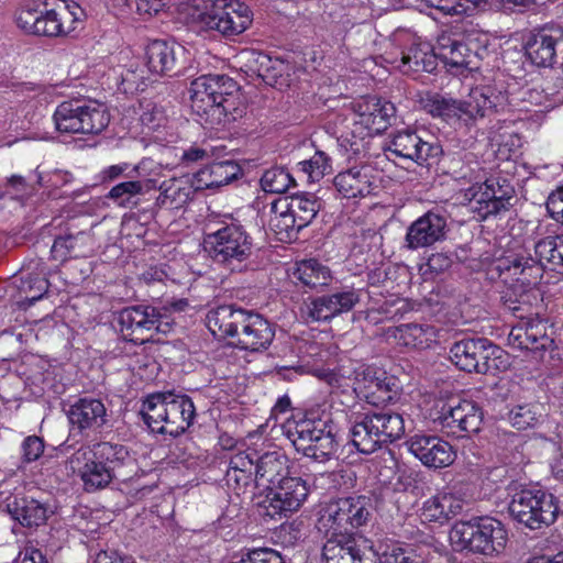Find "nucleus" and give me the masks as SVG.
<instances>
[{
    "instance_id": "nucleus-1",
    "label": "nucleus",
    "mask_w": 563,
    "mask_h": 563,
    "mask_svg": "<svg viewBox=\"0 0 563 563\" xmlns=\"http://www.w3.org/2000/svg\"><path fill=\"white\" fill-rule=\"evenodd\" d=\"M189 92L191 110L206 128L224 126L245 113L240 87L227 75H202L191 81Z\"/></svg>"
},
{
    "instance_id": "nucleus-2",
    "label": "nucleus",
    "mask_w": 563,
    "mask_h": 563,
    "mask_svg": "<svg viewBox=\"0 0 563 563\" xmlns=\"http://www.w3.org/2000/svg\"><path fill=\"white\" fill-rule=\"evenodd\" d=\"M69 464L79 474L87 492L102 489L114 479L128 482L137 472L136 461L129 450L110 442L80 446L69 457Z\"/></svg>"
},
{
    "instance_id": "nucleus-3",
    "label": "nucleus",
    "mask_w": 563,
    "mask_h": 563,
    "mask_svg": "<svg viewBox=\"0 0 563 563\" xmlns=\"http://www.w3.org/2000/svg\"><path fill=\"white\" fill-rule=\"evenodd\" d=\"M140 413L153 432L177 438L192 424L196 408L189 396L167 391L150 395Z\"/></svg>"
},
{
    "instance_id": "nucleus-4",
    "label": "nucleus",
    "mask_w": 563,
    "mask_h": 563,
    "mask_svg": "<svg viewBox=\"0 0 563 563\" xmlns=\"http://www.w3.org/2000/svg\"><path fill=\"white\" fill-rule=\"evenodd\" d=\"M404 434L402 416L385 408L356 416L350 428L351 443L362 454H372Z\"/></svg>"
},
{
    "instance_id": "nucleus-5",
    "label": "nucleus",
    "mask_w": 563,
    "mask_h": 563,
    "mask_svg": "<svg viewBox=\"0 0 563 563\" xmlns=\"http://www.w3.org/2000/svg\"><path fill=\"white\" fill-rule=\"evenodd\" d=\"M192 18L202 30L217 31L227 37L243 33L253 21L250 8L238 0H197Z\"/></svg>"
},
{
    "instance_id": "nucleus-6",
    "label": "nucleus",
    "mask_w": 563,
    "mask_h": 563,
    "mask_svg": "<svg viewBox=\"0 0 563 563\" xmlns=\"http://www.w3.org/2000/svg\"><path fill=\"white\" fill-rule=\"evenodd\" d=\"M450 539L460 551L468 550L484 555H494L505 549L507 531L499 520L482 517L456 522L451 530Z\"/></svg>"
},
{
    "instance_id": "nucleus-7",
    "label": "nucleus",
    "mask_w": 563,
    "mask_h": 563,
    "mask_svg": "<svg viewBox=\"0 0 563 563\" xmlns=\"http://www.w3.org/2000/svg\"><path fill=\"white\" fill-rule=\"evenodd\" d=\"M451 361L467 373L495 375L508 367L507 353L486 338H465L450 349Z\"/></svg>"
},
{
    "instance_id": "nucleus-8",
    "label": "nucleus",
    "mask_w": 563,
    "mask_h": 563,
    "mask_svg": "<svg viewBox=\"0 0 563 563\" xmlns=\"http://www.w3.org/2000/svg\"><path fill=\"white\" fill-rule=\"evenodd\" d=\"M512 520L530 530H540L553 525L560 507L556 497L543 489H515L508 505Z\"/></svg>"
},
{
    "instance_id": "nucleus-9",
    "label": "nucleus",
    "mask_w": 563,
    "mask_h": 563,
    "mask_svg": "<svg viewBox=\"0 0 563 563\" xmlns=\"http://www.w3.org/2000/svg\"><path fill=\"white\" fill-rule=\"evenodd\" d=\"M53 119L56 130L68 134H98L110 122L103 104L76 99L58 104Z\"/></svg>"
},
{
    "instance_id": "nucleus-10",
    "label": "nucleus",
    "mask_w": 563,
    "mask_h": 563,
    "mask_svg": "<svg viewBox=\"0 0 563 563\" xmlns=\"http://www.w3.org/2000/svg\"><path fill=\"white\" fill-rule=\"evenodd\" d=\"M430 418L443 432L455 438H470L479 432L483 424V411L471 400L457 404L440 400L431 409Z\"/></svg>"
},
{
    "instance_id": "nucleus-11",
    "label": "nucleus",
    "mask_w": 563,
    "mask_h": 563,
    "mask_svg": "<svg viewBox=\"0 0 563 563\" xmlns=\"http://www.w3.org/2000/svg\"><path fill=\"white\" fill-rule=\"evenodd\" d=\"M292 443L298 452L319 463L331 460L339 449L334 424L322 419L298 422Z\"/></svg>"
},
{
    "instance_id": "nucleus-12",
    "label": "nucleus",
    "mask_w": 563,
    "mask_h": 563,
    "mask_svg": "<svg viewBox=\"0 0 563 563\" xmlns=\"http://www.w3.org/2000/svg\"><path fill=\"white\" fill-rule=\"evenodd\" d=\"M206 250L210 257L220 264L234 267L250 258L253 241L245 229L238 223L222 227L205 238Z\"/></svg>"
},
{
    "instance_id": "nucleus-13",
    "label": "nucleus",
    "mask_w": 563,
    "mask_h": 563,
    "mask_svg": "<svg viewBox=\"0 0 563 563\" xmlns=\"http://www.w3.org/2000/svg\"><path fill=\"white\" fill-rule=\"evenodd\" d=\"M515 187L501 176L489 177L468 190L471 208L482 220L510 210L516 200Z\"/></svg>"
},
{
    "instance_id": "nucleus-14",
    "label": "nucleus",
    "mask_w": 563,
    "mask_h": 563,
    "mask_svg": "<svg viewBox=\"0 0 563 563\" xmlns=\"http://www.w3.org/2000/svg\"><path fill=\"white\" fill-rule=\"evenodd\" d=\"M385 150L420 166L438 165L445 158L443 147L438 140L432 136L426 140L416 130L409 128L394 133Z\"/></svg>"
},
{
    "instance_id": "nucleus-15",
    "label": "nucleus",
    "mask_w": 563,
    "mask_h": 563,
    "mask_svg": "<svg viewBox=\"0 0 563 563\" xmlns=\"http://www.w3.org/2000/svg\"><path fill=\"white\" fill-rule=\"evenodd\" d=\"M162 313L150 305H135L123 308L118 316L122 336L133 343L144 344L153 340L159 331Z\"/></svg>"
},
{
    "instance_id": "nucleus-16",
    "label": "nucleus",
    "mask_w": 563,
    "mask_h": 563,
    "mask_svg": "<svg viewBox=\"0 0 563 563\" xmlns=\"http://www.w3.org/2000/svg\"><path fill=\"white\" fill-rule=\"evenodd\" d=\"M254 313L234 306H219L208 312L207 327L213 335L231 338L232 344L242 350Z\"/></svg>"
},
{
    "instance_id": "nucleus-17",
    "label": "nucleus",
    "mask_w": 563,
    "mask_h": 563,
    "mask_svg": "<svg viewBox=\"0 0 563 563\" xmlns=\"http://www.w3.org/2000/svg\"><path fill=\"white\" fill-rule=\"evenodd\" d=\"M556 330L548 319L527 318L514 325L508 335L509 345L518 350H553Z\"/></svg>"
},
{
    "instance_id": "nucleus-18",
    "label": "nucleus",
    "mask_w": 563,
    "mask_h": 563,
    "mask_svg": "<svg viewBox=\"0 0 563 563\" xmlns=\"http://www.w3.org/2000/svg\"><path fill=\"white\" fill-rule=\"evenodd\" d=\"M372 499L366 496L340 498L329 507L332 533H353L365 526L372 517Z\"/></svg>"
},
{
    "instance_id": "nucleus-19",
    "label": "nucleus",
    "mask_w": 563,
    "mask_h": 563,
    "mask_svg": "<svg viewBox=\"0 0 563 563\" xmlns=\"http://www.w3.org/2000/svg\"><path fill=\"white\" fill-rule=\"evenodd\" d=\"M353 389L374 406L393 400L398 393L394 376H388L386 372L365 364L354 368Z\"/></svg>"
},
{
    "instance_id": "nucleus-20",
    "label": "nucleus",
    "mask_w": 563,
    "mask_h": 563,
    "mask_svg": "<svg viewBox=\"0 0 563 563\" xmlns=\"http://www.w3.org/2000/svg\"><path fill=\"white\" fill-rule=\"evenodd\" d=\"M448 231L445 214L437 210H429L407 228L405 247L411 251L429 247L445 240Z\"/></svg>"
},
{
    "instance_id": "nucleus-21",
    "label": "nucleus",
    "mask_w": 563,
    "mask_h": 563,
    "mask_svg": "<svg viewBox=\"0 0 563 563\" xmlns=\"http://www.w3.org/2000/svg\"><path fill=\"white\" fill-rule=\"evenodd\" d=\"M308 493L309 489L305 479L289 475L267 492L268 515L272 517L276 515L287 517L302 506Z\"/></svg>"
},
{
    "instance_id": "nucleus-22",
    "label": "nucleus",
    "mask_w": 563,
    "mask_h": 563,
    "mask_svg": "<svg viewBox=\"0 0 563 563\" xmlns=\"http://www.w3.org/2000/svg\"><path fill=\"white\" fill-rule=\"evenodd\" d=\"M406 444L409 452L427 467L443 468L455 460L452 445L435 435L417 433Z\"/></svg>"
},
{
    "instance_id": "nucleus-23",
    "label": "nucleus",
    "mask_w": 563,
    "mask_h": 563,
    "mask_svg": "<svg viewBox=\"0 0 563 563\" xmlns=\"http://www.w3.org/2000/svg\"><path fill=\"white\" fill-rule=\"evenodd\" d=\"M559 235L545 236L534 244V257H516L511 261V266L507 268H514V274L527 275L526 280L529 278L538 279L542 277V272L547 266L551 269H556V256L559 247Z\"/></svg>"
},
{
    "instance_id": "nucleus-24",
    "label": "nucleus",
    "mask_w": 563,
    "mask_h": 563,
    "mask_svg": "<svg viewBox=\"0 0 563 563\" xmlns=\"http://www.w3.org/2000/svg\"><path fill=\"white\" fill-rule=\"evenodd\" d=\"M360 296V291L353 288H343L320 296L307 306V316L311 321H328L352 310L358 303Z\"/></svg>"
},
{
    "instance_id": "nucleus-25",
    "label": "nucleus",
    "mask_w": 563,
    "mask_h": 563,
    "mask_svg": "<svg viewBox=\"0 0 563 563\" xmlns=\"http://www.w3.org/2000/svg\"><path fill=\"white\" fill-rule=\"evenodd\" d=\"M184 47L163 40L151 42L145 49L146 67L151 74L173 77L180 73L179 57Z\"/></svg>"
},
{
    "instance_id": "nucleus-26",
    "label": "nucleus",
    "mask_w": 563,
    "mask_h": 563,
    "mask_svg": "<svg viewBox=\"0 0 563 563\" xmlns=\"http://www.w3.org/2000/svg\"><path fill=\"white\" fill-rule=\"evenodd\" d=\"M563 40L559 27H542L531 32L525 51L529 60L538 67H551L556 59V46Z\"/></svg>"
},
{
    "instance_id": "nucleus-27",
    "label": "nucleus",
    "mask_w": 563,
    "mask_h": 563,
    "mask_svg": "<svg viewBox=\"0 0 563 563\" xmlns=\"http://www.w3.org/2000/svg\"><path fill=\"white\" fill-rule=\"evenodd\" d=\"M67 417L71 431L78 430L79 433L96 431L106 424L107 409L100 399L85 397L69 407Z\"/></svg>"
},
{
    "instance_id": "nucleus-28",
    "label": "nucleus",
    "mask_w": 563,
    "mask_h": 563,
    "mask_svg": "<svg viewBox=\"0 0 563 563\" xmlns=\"http://www.w3.org/2000/svg\"><path fill=\"white\" fill-rule=\"evenodd\" d=\"M476 45L462 34H443L437 42V55L451 67H468L476 56Z\"/></svg>"
},
{
    "instance_id": "nucleus-29",
    "label": "nucleus",
    "mask_w": 563,
    "mask_h": 563,
    "mask_svg": "<svg viewBox=\"0 0 563 563\" xmlns=\"http://www.w3.org/2000/svg\"><path fill=\"white\" fill-rule=\"evenodd\" d=\"M289 475V460L285 453L268 451L256 459L254 482L257 487H264L268 492Z\"/></svg>"
},
{
    "instance_id": "nucleus-30",
    "label": "nucleus",
    "mask_w": 563,
    "mask_h": 563,
    "mask_svg": "<svg viewBox=\"0 0 563 563\" xmlns=\"http://www.w3.org/2000/svg\"><path fill=\"white\" fill-rule=\"evenodd\" d=\"M324 563H373L357 545L353 533H331L323 544Z\"/></svg>"
},
{
    "instance_id": "nucleus-31",
    "label": "nucleus",
    "mask_w": 563,
    "mask_h": 563,
    "mask_svg": "<svg viewBox=\"0 0 563 563\" xmlns=\"http://www.w3.org/2000/svg\"><path fill=\"white\" fill-rule=\"evenodd\" d=\"M360 123L371 132L380 134L396 121L394 103L371 97L358 103Z\"/></svg>"
},
{
    "instance_id": "nucleus-32",
    "label": "nucleus",
    "mask_w": 563,
    "mask_h": 563,
    "mask_svg": "<svg viewBox=\"0 0 563 563\" xmlns=\"http://www.w3.org/2000/svg\"><path fill=\"white\" fill-rule=\"evenodd\" d=\"M3 507L12 519L27 528L43 525L48 517L46 505L33 498L9 496Z\"/></svg>"
},
{
    "instance_id": "nucleus-33",
    "label": "nucleus",
    "mask_w": 563,
    "mask_h": 563,
    "mask_svg": "<svg viewBox=\"0 0 563 563\" xmlns=\"http://www.w3.org/2000/svg\"><path fill=\"white\" fill-rule=\"evenodd\" d=\"M161 194L156 199V205L161 208H181L188 203L196 191L195 180L188 178H173L163 181L159 186Z\"/></svg>"
},
{
    "instance_id": "nucleus-34",
    "label": "nucleus",
    "mask_w": 563,
    "mask_h": 563,
    "mask_svg": "<svg viewBox=\"0 0 563 563\" xmlns=\"http://www.w3.org/2000/svg\"><path fill=\"white\" fill-rule=\"evenodd\" d=\"M437 59L438 55L435 47L432 48L427 42L413 43L401 52V64L399 65V68L404 73H432L437 69Z\"/></svg>"
},
{
    "instance_id": "nucleus-35",
    "label": "nucleus",
    "mask_w": 563,
    "mask_h": 563,
    "mask_svg": "<svg viewBox=\"0 0 563 563\" xmlns=\"http://www.w3.org/2000/svg\"><path fill=\"white\" fill-rule=\"evenodd\" d=\"M238 165L231 161L214 162L194 175L196 189L203 190L228 185L236 178Z\"/></svg>"
},
{
    "instance_id": "nucleus-36",
    "label": "nucleus",
    "mask_w": 563,
    "mask_h": 563,
    "mask_svg": "<svg viewBox=\"0 0 563 563\" xmlns=\"http://www.w3.org/2000/svg\"><path fill=\"white\" fill-rule=\"evenodd\" d=\"M334 186L343 198L365 197L372 194L373 186L366 170L351 168L339 173L334 178Z\"/></svg>"
},
{
    "instance_id": "nucleus-37",
    "label": "nucleus",
    "mask_w": 563,
    "mask_h": 563,
    "mask_svg": "<svg viewBox=\"0 0 563 563\" xmlns=\"http://www.w3.org/2000/svg\"><path fill=\"white\" fill-rule=\"evenodd\" d=\"M67 7L57 5L53 9L41 10V16L35 31V35L57 37L65 36L75 31V26L66 25Z\"/></svg>"
},
{
    "instance_id": "nucleus-38",
    "label": "nucleus",
    "mask_w": 563,
    "mask_h": 563,
    "mask_svg": "<svg viewBox=\"0 0 563 563\" xmlns=\"http://www.w3.org/2000/svg\"><path fill=\"white\" fill-rule=\"evenodd\" d=\"M247 331L242 350L250 352L267 350L275 338V325L257 312L254 313Z\"/></svg>"
},
{
    "instance_id": "nucleus-39",
    "label": "nucleus",
    "mask_w": 563,
    "mask_h": 563,
    "mask_svg": "<svg viewBox=\"0 0 563 563\" xmlns=\"http://www.w3.org/2000/svg\"><path fill=\"white\" fill-rule=\"evenodd\" d=\"M154 179L128 180L113 186L107 198L121 208L132 209L139 203V195L155 188Z\"/></svg>"
},
{
    "instance_id": "nucleus-40",
    "label": "nucleus",
    "mask_w": 563,
    "mask_h": 563,
    "mask_svg": "<svg viewBox=\"0 0 563 563\" xmlns=\"http://www.w3.org/2000/svg\"><path fill=\"white\" fill-rule=\"evenodd\" d=\"M273 217L269 220L271 229L279 235V240L292 239L302 229L298 227L294 213L288 210L286 199L279 198L272 203Z\"/></svg>"
},
{
    "instance_id": "nucleus-41",
    "label": "nucleus",
    "mask_w": 563,
    "mask_h": 563,
    "mask_svg": "<svg viewBox=\"0 0 563 563\" xmlns=\"http://www.w3.org/2000/svg\"><path fill=\"white\" fill-rule=\"evenodd\" d=\"M292 278L307 287L316 288L327 285L331 279V273L327 266L314 258H310L296 263Z\"/></svg>"
},
{
    "instance_id": "nucleus-42",
    "label": "nucleus",
    "mask_w": 563,
    "mask_h": 563,
    "mask_svg": "<svg viewBox=\"0 0 563 563\" xmlns=\"http://www.w3.org/2000/svg\"><path fill=\"white\" fill-rule=\"evenodd\" d=\"M398 340L405 346L423 350L435 341V330L428 324L406 323L397 329Z\"/></svg>"
},
{
    "instance_id": "nucleus-43",
    "label": "nucleus",
    "mask_w": 563,
    "mask_h": 563,
    "mask_svg": "<svg viewBox=\"0 0 563 563\" xmlns=\"http://www.w3.org/2000/svg\"><path fill=\"white\" fill-rule=\"evenodd\" d=\"M424 110L434 118L451 120L456 118L463 121V113L472 115V110L465 107L462 110V101L452 98H445L439 93L432 95L423 100Z\"/></svg>"
},
{
    "instance_id": "nucleus-44",
    "label": "nucleus",
    "mask_w": 563,
    "mask_h": 563,
    "mask_svg": "<svg viewBox=\"0 0 563 563\" xmlns=\"http://www.w3.org/2000/svg\"><path fill=\"white\" fill-rule=\"evenodd\" d=\"M288 210L297 219L299 228H306L318 214L321 203L312 194L294 195L285 197Z\"/></svg>"
},
{
    "instance_id": "nucleus-45",
    "label": "nucleus",
    "mask_w": 563,
    "mask_h": 563,
    "mask_svg": "<svg viewBox=\"0 0 563 563\" xmlns=\"http://www.w3.org/2000/svg\"><path fill=\"white\" fill-rule=\"evenodd\" d=\"M252 60L256 65V71L266 84L274 86L282 84L284 73L287 70V64L279 58H272L264 53L252 52Z\"/></svg>"
},
{
    "instance_id": "nucleus-46",
    "label": "nucleus",
    "mask_w": 563,
    "mask_h": 563,
    "mask_svg": "<svg viewBox=\"0 0 563 563\" xmlns=\"http://www.w3.org/2000/svg\"><path fill=\"white\" fill-rule=\"evenodd\" d=\"M542 407L538 402L515 406L508 413V420L518 430L534 428L542 418Z\"/></svg>"
},
{
    "instance_id": "nucleus-47",
    "label": "nucleus",
    "mask_w": 563,
    "mask_h": 563,
    "mask_svg": "<svg viewBox=\"0 0 563 563\" xmlns=\"http://www.w3.org/2000/svg\"><path fill=\"white\" fill-rule=\"evenodd\" d=\"M379 563H426L418 549L411 545L393 543L385 547L379 554Z\"/></svg>"
},
{
    "instance_id": "nucleus-48",
    "label": "nucleus",
    "mask_w": 563,
    "mask_h": 563,
    "mask_svg": "<svg viewBox=\"0 0 563 563\" xmlns=\"http://www.w3.org/2000/svg\"><path fill=\"white\" fill-rule=\"evenodd\" d=\"M294 184L295 179L284 167H272L261 178L263 190L271 194H284Z\"/></svg>"
},
{
    "instance_id": "nucleus-49",
    "label": "nucleus",
    "mask_w": 563,
    "mask_h": 563,
    "mask_svg": "<svg viewBox=\"0 0 563 563\" xmlns=\"http://www.w3.org/2000/svg\"><path fill=\"white\" fill-rule=\"evenodd\" d=\"M298 167L310 181H318L332 169L331 158L322 151H317L309 159L299 162Z\"/></svg>"
},
{
    "instance_id": "nucleus-50",
    "label": "nucleus",
    "mask_w": 563,
    "mask_h": 563,
    "mask_svg": "<svg viewBox=\"0 0 563 563\" xmlns=\"http://www.w3.org/2000/svg\"><path fill=\"white\" fill-rule=\"evenodd\" d=\"M465 107L472 110V115L463 113V121L467 123L485 117L487 111L495 107V103L485 93L475 91L468 101H462V110H465Z\"/></svg>"
},
{
    "instance_id": "nucleus-51",
    "label": "nucleus",
    "mask_w": 563,
    "mask_h": 563,
    "mask_svg": "<svg viewBox=\"0 0 563 563\" xmlns=\"http://www.w3.org/2000/svg\"><path fill=\"white\" fill-rule=\"evenodd\" d=\"M536 297L537 296L533 291H523L519 297L514 298L512 292L510 291L506 292L501 300L506 309L511 311L520 320H523L527 317L526 314L530 311L531 298Z\"/></svg>"
},
{
    "instance_id": "nucleus-52",
    "label": "nucleus",
    "mask_w": 563,
    "mask_h": 563,
    "mask_svg": "<svg viewBox=\"0 0 563 563\" xmlns=\"http://www.w3.org/2000/svg\"><path fill=\"white\" fill-rule=\"evenodd\" d=\"M441 499V511L444 512V521L462 514L465 507L468 506L467 501L453 493H439Z\"/></svg>"
},
{
    "instance_id": "nucleus-53",
    "label": "nucleus",
    "mask_w": 563,
    "mask_h": 563,
    "mask_svg": "<svg viewBox=\"0 0 563 563\" xmlns=\"http://www.w3.org/2000/svg\"><path fill=\"white\" fill-rule=\"evenodd\" d=\"M41 10L42 9L31 5L22 7L15 14L16 25L26 33L35 35Z\"/></svg>"
},
{
    "instance_id": "nucleus-54",
    "label": "nucleus",
    "mask_w": 563,
    "mask_h": 563,
    "mask_svg": "<svg viewBox=\"0 0 563 563\" xmlns=\"http://www.w3.org/2000/svg\"><path fill=\"white\" fill-rule=\"evenodd\" d=\"M44 441L37 435L26 437L21 444V459L24 463L38 460L44 452Z\"/></svg>"
},
{
    "instance_id": "nucleus-55",
    "label": "nucleus",
    "mask_w": 563,
    "mask_h": 563,
    "mask_svg": "<svg viewBox=\"0 0 563 563\" xmlns=\"http://www.w3.org/2000/svg\"><path fill=\"white\" fill-rule=\"evenodd\" d=\"M78 236L67 234L55 239L51 254L55 261L64 262L71 256Z\"/></svg>"
},
{
    "instance_id": "nucleus-56",
    "label": "nucleus",
    "mask_w": 563,
    "mask_h": 563,
    "mask_svg": "<svg viewBox=\"0 0 563 563\" xmlns=\"http://www.w3.org/2000/svg\"><path fill=\"white\" fill-rule=\"evenodd\" d=\"M421 517L429 522L445 523L444 512L441 511L440 494L428 498L421 508Z\"/></svg>"
},
{
    "instance_id": "nucleus-57",
    "label": "nucleus",
    "mask_w": 563,
    "mask_h": 563,
    "mask_svg": "<svg viewBox=\"0 0 563 563\" xmlns=\"http://www.w3.org/2000/svg\"><path fill=\"white\" fill-rule=\"evenodd\" d=\"M258 457L256 451L247 450L244 452H238L231 456L228 470H240L253 472L256 466V459Z\"/></svg>"
},
{
    "instance_id": "nucleus-58",
    "label": "nucleus",
    "mask_w": 563,
    "mask_h": 563,
    "mask_svg": "<svg viewBox=\"0 0 563 563\" xmlns=\"http://www.w3.org/2000/svg\"><path fill=\"white\" fill-rule=\"evenodd\" d=\"M246 563H285L279 552L273 549H256L247 553Z\"/></svg>"
},
{
    "instance_id": "nucleus-59",
    "label": "nucleus",
    "mask_w": 563,
    "mask_h": 563,
    "mask_svg": "<svg viewBox=\"0 0 563 563\" xmlns=\"http://www.w3.org/2000/svg\"><path fill=\"white\" fill-rule=\"evenodd\" d=\"M545 206L551 218L563 224V186L550 194Z\"/></svg>"
},
{
    "instance_id": "nucleus-60",
    "label": "nucleus",
    "mask_w": 563,
    "mask_h": 563,
    "mask_svg": "<svg viewBox=\"0 0 563 563\" xmlns=\"http://www.w3.org/2000/svg\"><path fill=\"white\" fill-rule=\"evenodd\" d=\"M142 108L143 112L140 114L142 124L153 130L159 126L161 121L164 118L163 111L158 109L153 102H146L145 106H142Z\"/></svg>"
},
{
    "instance_id": "nucleus-61",
    "label": "nucleus",
    "mask_w": 563,
    "mask_h": 563,
    "mask_svg": "<svg viewBox=\"0 0 563 563\" xmlns=\"http://www.w3.org/2000/svg\"><path fill=\"white\" fill-rule=\"evenodd\" d=\"M254 472L240 471V470H227L225 481L230 487L234 489H241L250 485L253 478Z\"/></svg>"
},
{
    "instance_id": "nucleus-62",
    "label": "nucleus",
    "mask_w": 563,
    "mask_h": 563,
    "mask_svg": "<svg viewBox=\"0 0 563 563\" xmlns=\"http://www.w3.org/2000/svg\"><path fill=\"white\" fill-rule=\"evenodd\" d=\"M452 257L445 253H433L427 261V266L437 274L443 273L452 265Z\"/></svg>"
},
{
    "instance_id": "nucleus-63",
    "label": "nucleus",
    "mask_w": 563,
    "mask_h": 563,
    "mask_svg": "<svg viewBox=\"0 0 563 563\" xmlns=\"http://www.w3.org/2000/svg\"><path fill=\"white\" fill-rule=\"evenodd\" d=\"M169 0H136V10L140 14L155 15L161 12Z\"/></svg>"
},
{
    "instance_id": "nucleus-64",
    "label": "nucleus",
    "mask_w": 563,
    "mask_h": 563,
    "mask_svg": "<svg viewBox=\"0 0 563 563\" xmlns=\"http://www.w3.org/2000/svg\"><path fill=\"white\" fill-rule=\"evenodd\" d=\"M210 158V152L206 148L198 146H191L184 151L181 155V162L186 166H190L194 163L206 162Z\"/></svg>"
}]
</instances>
